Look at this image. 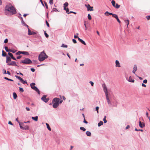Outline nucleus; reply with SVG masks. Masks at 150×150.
Segmentation results:
<instances>
[{"mask_svg": "<svg viewBox=\"0 0 150 150\" xmlns=\"http://www.w3.org/2000/svg\"><path fill=\"white\" fill-rule=\"evenodd\" d=\"M5 13L7 15H11L16 13L15 8L11 4L7 5L5 8Z\"/></svg>", "mask_w": 150, "mask_h": 150, "instance_id": "f257e3e1", "label": "nucleus"}, {"mask_svg": "<svg viewBox=\"0 0 150 150\" xmlns=\"http://www.w3.org/2000/svg\"><path fill=\"white\" fill-rule=\"evenodd\" d=\"M60 99L58 98H54L52 101V106L54 108H57L59 105V102Z\"/></svg>", "mask_w": 150, "mask_h": 150, "instance_id": "f03ea898", "label": "nucleus"}, {"mask_svg": "<svg viewBox=\"0 0 150 150\" xmlns=\"http://www.w3.org/2000/svg\"><path fill=\"white\" fill-rule=\"evenodd\" d=\"M47 57L48 56L43 51L42 52L39 54L38 57V59L40 61L42 62L44 61Z\"/></svg>", "mask_w": 150, "mask_h": 150, "instance_id": "7ed1b4c3", "label": "nucleus"}, {"mask_svg": "<svg viewBox=\"0 0 150 150\" xmlns=\"http://www.w3.org/2000/svg\"><path fill=\"white\" fill-rule=\"evenodd\" d=\"M35 83H32L30 84L31 88L36 91L38 94H40V91L35 86Z\"/></svg>", "mask_w": 150, "mask_h": 150, "instance_id": "20e7f679", "label": "nucleus"}, {"mask_svg": "<svg viewBox=\"0 0 150 150\" xmlns=\"http://www.w3.org/2000/svg\"><path fill=\"white\" fill-rule=\"evenodd\" d=\"M106 98L107 101L109 104H110L111 103L110 100H111L113 98V96L111 94H106Z\"/></svg>", "mask_w": 150, "mask_h": 150, "instance_id": "39448f33", "label": "nucleus"}, {"mask_svg": "<svg viewBox=\"0 0 150 150\" xmlns=\"http://www.w3.org/2000/svg\"><path fill=\"white\" fill-rule=\"evenodd\" d=\"M21 62L23 64H30L32 63V61L29 59L26 58L21 61Z\"/></svg>", "mask_w": 150, "mask_h": 150, "instance_id": "423d86ee", "label": "nucleus"}, {"mask_svg": "<svg viewBox=\"0 0 150 150\" xmlns=\"http://www.w3.org/2000/svg\"><path fill=\"white\" fill-rule=\"evenodd\" d=\"M102 87L103 88V91L105 94H108V92L107 89V87L105 83L102 84Z\"/></svg>", "mask_w": 150, "mask_h": 150, "instance_id": "0eeeda50", "label": "nucleus"}, {"mask_svg": "<svg viewBox=\"0 0 150 150\" xmlns=\"http://www.w3.org/2000/svg\"><path fill=\"white\" fill-rule=\"evenodd\" d=\"M47 96L44 95L41 98L42 100L45 103H47L49 100V98H47Z\"/></svg>", "mask_w": 150, "mask_h": 150, "instance_id": "6e6552de", "label": "nucleus"}, {"mask_svg": "<svg viewBox=\"0 0 150 150\" xmlns=\"http://www.w3.org/2000/svg\"><path fill=\"white\" fill-rule=\"evenodd\" d=\"M21 54H23L25 55H28V53L26 51L24 52H21V51H18L17 53H16V55H19Z\"/></svg>", "mask_w": 150, "mask_h": 150, "instance_id": "1a4fd4ad", "label": "nucleus"}, {"mask_svg": "<svg viewBox=\"0 0 150 150\" xmlns=\"http://www.w3.org/2000/svg\"><path fill=\"white\" fill-rule=\"evenodd\" d=\"M85 6L87 8V10L88 11H93V7L91 6L89 4L88 5L85 4Z\"/></svg>", "mask_w": 150, "mask_h": 150, "instance_id": "9d476101", "label": "nucleus"}, {"mask_svg": "<svg viewBox=\"0 0 150 150\" xmlns=\"http://www.w3.org/2000/svg\"><path fill=\"white\" fill-rule=\"evenodd\" d=\"M7 65L9 66H17L16 62L13 61H11V62L8 63Z\"/></svg>", "mask_w": 150, "mask_h": 150, "instance_id": "9b49d317", "label": "nucleus"}, {"mask_svg": "<svg viewBox=\"0 0 150 150\" xmlns=\"http://www.w3.org/2000/svg\"><path fill=\"white\" fill-rule=\"evenodd\" d=\"M139 125L140 127L143 128L145 126V124L143 122H142L141 121H139Z\"/></svg>", "mask_w": 150, "mask_h": 150, "instance_id": "f8f14e48", "label": "nucleus"}, {"mask_svg": "<svg viewBox=\"0 0 150 150\" xmlns=\"http://www.w3.org/2000/svg\"><path fill=\"white\" fill-rule=\"evenodd\" d=\"M36 34V33L35 32L33 31H31L29 29L28 30V34L29 35H35Z\"/></svg>", "mask_w": 150, "mask_h": 150, "instance_id": "ddd939ff", "label": "nucleus"}, {"mask_svg": "<svg viewBox=\"0 0 150 150\" xmlns=\"http://www.w3.org/2000/svg\"><path fill=\"white\" fill-rule=\"evenodd\" d=\"M8 55L11 57V58L13 60H16V58L14 57L13 56V54L10 52H8Z\"/></svg>", "mask_w": 150, "mask_h": 150, "instance_id": "4468645a", "label": "nucleus"}, {"mask_svg": "<svg viewBox=\"0 0 150 150\" xmlns=\"http://www.w3.org/2000/svg\"><path fill=\"white\" fill-rule=\"evenodd\" d=\"M116 67H120V63L118 61L116 60L115 61Z\"/></svg>", "mask_w": 150, "mask_h": 150, "instance_id": "2eb2a0df", "label": "nucleus"}, {"mask_svg": "<svg viewBox=\"0 0 150 150\" xmlns=\"http://www.w3.org/2000/svg\"><path fill=\"white\" fill-rule=\"evenodd\" d=\"M137 67L136 65H134L133 67V70L132 72L133 73L135 74V72L137 71Z\"/></svg>", "mask_w": 150, "mask_h": 150, "instance_id": "dca6fc26", "label": "nucleus"}, {"mask_svg": "<svg viewBox=\"0 0 150 150\" xmlns=\"http://www.w3.org/2000/svg\"><path fill=\"white\" fill-rule=\"evenodd\" d=\"M78 40L82 44H83L84 45H86V43L85 42L83 41L81 39L79 38H78Z\"/></svg>", "mask_w": 150, "mask_h": 150, "instance_id": "f3484780", "label": "nucleus"}, {"mask_svg": "<svg viewBox=\"0 0 150 150\" xmlns=\"http://www.w3.org/2000/svg\"><path fill=\"white\" fill-rule=\"evenodd\" d=\"M78 40L82 44H83L84 45H86V43L85 42L83 41L81 39L79 38H78Z\"/></svg>", "mask_w": 150, "mask_h": 150, "instance_id": "a211bd4d", "label": "nucleus"}, {"mask_svg": "<svg viewBox=\"0 0 150 150\" xmlns=\"http://www.w3.org/2000/svg\"><path fill=\"white\" fill-rule=\"evenodd\" d=\"M11 61V59L10 57H6V62L8 64V63H9V62Z\"/></svg>", "mask_w": 150, "mask_h": 150, "instance_id": "6ab92c4d", "label": "nucleus"}, {"mask_svg": "<svg viewBox=\"0 0 150 150\" xmlns=\"http://www.w3.org/2000/svg\"><path fill=\"white\" fill-rule=\"evenodd\" d=\"M32 120H34L35 121H37L38 120V117L37 116H36L35 117H31Z\"/></svg>", "mask_w": 150, "mask_h": 150, "instance_id": "aec40b11", "label": "nucleus"}, {"mask_svg": "<svg viewBox=\"0 0 150 150\" xmlns=\"http://www.w3.org/2000/svg\"><path fill=\"white\" fill-rule=\"evenodd\" d=\"M104 14L106 16H108L109 15H111L112 14L111 13H109L108 11H106L104 13Z\"/></svg>", "mask_w": 150, "mask_h": 150, "instance_id": "412c9836", "label": "nucleus"}, {"mask_svg": "<svg viewBox=\"0 0 150 150\" xmlns=\"http://www.w3.org/2000/svg\"><path fill=\"white\" fill-rule=\"evenodd\" d=\"M128 81L129 82H132V83H134V80H132V77L131 76H130L129 79L128 80Z\"/></svg>", "mask_w": 150, "mask_h": 150, "instance_id": "4be33fe9", "label": "nucleus"}, {"mask_svg": "<svg viewBox=\"0 0 150 150\" xmlns=\"http://www.w3.org/2000/svg\"><path fill=\"white\" fill-rule=\"evenodd\" d=\"M68 3L66 2H65L64 4V9H65L66 8L67 6H68Z\"/></svg>", "mask_w": 150, "mask_h": 150, "instance_id": "5701e85b", "label": "nucleus"}, {"mask_svg": "<svg viewBox=\"0 0 150 150\" xmlns=\"http://www.w3.org/2000/svg\"><path fill=\"white\" fill-rule=\"evenodd\" d=\"M86 135L88 136H91V133L89 131H87L86 132Z\"/></svg>", "mask_w": 150, "mask_h": 150, "instance_id": "b1692460", "label": "nucleus"}, {"mask_svg": "<svg viewBox=\"0 0 150 150\" xmlns=\"http://www.w3.org/2000/svg\"><path fill=\"white\" fill-rule=\"evenodd\" d=\"M46 125H47V128L48 129L49 131H51V128H50V127L49 125L47 123H46Z\"/></svg>", "mask_w": 150, "mask_h": 150, "instance_id": "393cba45", "label": "nucleus"}, {"mask_svg": "<svg viewBox=\"0 0 150 150\" xmlns=\"http://www.w3.org/2000/svg\"><path fill=\"white\" fill-rule=\"evenodd\" d=\"M103 122L102 121H100L98 124V126L99 127L101 126L103 124Z\"/></svg>", "mask_w": 150, "mask_h": 150, "instance_id": "a878e982", "label": "nucleus"}, {"mask_svg": "<svg viewBox=\"0 0 150 150\" xmlns=\"http://www.w3.org/2000/svg\"><path fill=\"white\" fill-rule=\"evenodd\" d=\"M20 81L23 84L27 83V82L26 81H25L23 79H22Z\"/></svg>", "mask_w": 150, "mask_h": 150, "instance_id": "bb28decb", "label": "nucleus"}, {"mask_svg": "<svg viewBox=\"0 0 150 150\" xmlns=\"http://www.w3.org/2000/svg\"><path fill=\"white\" fill-rule=\"evenodd\" d=\"M120 7V5L118 4H115V6H114L116 8H118Z\"/></svg>", "mask_w": 150, "mask_h": 150, "instance_id": "cd10ccee", "label": "nucleus"}, {"mask_svg": "<svg viewBox=\"0 0 150 150\" xmlns=\"http://www.w3.org/2000/svg\"><path fill=\"white\" fill-rule=\"evenodd\" d=\"M125 23L127 24V27L129 24V20H125Z\"/></svg>", "mask_w": 150, "mask_h": 150, "instance_id": "c85d7f7f", "label": "nucleus"}, {"mask_svg": "<svg viewBox=\"0 0 150 150\" xmlns=\"http://www.w3.org/2000/svg\"><path fill=\"white\" fill-rule=\"evenodd\" d=\"M112 14L111 15H112V16L113 17H114L116 19V18H117V17H118V16H117L115 14H113L112 13Z\"/></svg>", "mask_w": 150, "mask_h": 150, "instance_id": "c756f323", "label": "nucleus"}, {"mask_svg": "<svg viewBox=\"0 0 150 150\" xmlns=\"http://www.w3.org/2000/svg\"><path fill=\"white\" fill-rule=\"evenodd\" d=\"M23 129L25 130H28L29 129L28 126L27 125L25 126V127H24Z\"/></svg>", "mask_w": 150, "mask_h": 150, "instance_id": "7c9ffc66", "label": "nucleus"}, {"mask_svg": "<svg viewBox=\"0 0 150 150\" xmlns=\"http://www.w3.org/2000/svg\"><path fill=\"white\" fill-rule=\"evenodd\" d=\"M5 49L6 51L7 52H10L11 50L10 49H8V47H5Z\"/></svg>", "mask_w": 150, "mask_h": 150, "instance_id": "2f4dec72", "label": "nucleus"}, {"mask_svg": "<svg viewBox=\"0 0 150 150\" xmlns=\"http://www.w3.org/2000/svg\"><path fill=\"white\" fill-rule=\"evenodd\" d=\"M112 4V6L114 7L115 6V1L112 0L111 2Z\"/></svg>", "mask_w": 150, "mask_h": 150, "instance_id": "473e14b6", "label": "nucleus"}, {"mask_svg": "<svg viewBox=\"0 0 150 150\" xmlns=\"http://www.w3.org/2000/svg\"><path fill=\"white\" fill-rule=\"evenodd\" d=\"M2 55L4 57H5L6 55V52H4L3 50L2 51Z\"/></svg>", "mask_w": 150, "mask_h": 150, "instance_id": "72a5a7b5", "label": "nucleus"}, {"mask_svg": "<svg viewBox=\"0 0 150 150\" xmlns=\"http://www.w3.org/2000/svg\"><path fill=\"white\" fill-rule=\"evenodd\" d=\"M59 96L61 99H62V98H63L64 100H65L66 99V98L64 96H62L61 95H60Z\"/></svg>", "mask_w": 150, "mask_h": 150, "instance_id": "f704fd0d", "label": "nucleus"}, {"mask_svg": "<svg viewBox=\"0 0 150 150\" xmlns=\"http://www.w3.org/2000/svg\"><path fill=\"white\" fill-rule=\"evenodd\" d=\"M4 78L5 79L8 80V81H13V80L12 79H8V78L6 77H5Z\"/></svg>", "mask_w": 150, "mask_h": 150, "instance_id": "c9c22d12", "label": "nucleus"}, {"mask_svg": "<svg viewBox=\"0 0 150 150\" xmlns=\"http://www.w3.org/2000/svg\"><path fill=\"white\" fill-rule=\"evenodd\" d=\"M13 96L14 99H16L17 97V94H13Z\"/></svg>", "mask_w": 150, "mask_h": 150, "instance_id": "e433bc0d", "label": "nucleus"}, {"mask_svg": "<svg viewBox=\"0 0 150 150\" xmlns=\"http://www.w3.org/2000/svg\"><path fill=\"white\" fill-rule=\"evenodd\" d=\"M88 19L89 20H91V16L89 14H88Z\"/></svg>", "mask_w": 150, "mask_h": 150, "instance_id": "4c0bfd02", "label": "nucleus"}, {"mask_svg": "<svg viewBox=\"0 0 150 150\" xmlns=\"http://www.w3.org/2000/svg\"><path fill=\"white\" fill-rule=\"evenodd\" d=\"M15 76L20 81H21V79H22V78H21V77H20L19 76Z\"/></svg>", "mask_w": 150, "mask_h": 150, "instance_id": "58836bf2", "label": "nucleus"}, {"mask_svg": "<svg viewBox=\"0 0 150 150\" xmlns=\"http://www.w3.org/2000/svg\"><path fill=\"white\" fill-rule=\"evenodd\" d=\"M80 129L83 130V131H84L86 130V129L83 127H80Z\"/></svg>", "mask_w": 150, "mask_h": 150, "instance_id": "ea45409f", "label": "nucleus"}, {"mask_svg": "<svg viewBox=\"0 0 150 150\" xmlns=\"http://www.w3.org/2000/svg\"><path fill=\"white\" fill-rule=\"evenodd\" d=\"M62 47H64L67 48V45H65L64 44H63L62 46H61Z\"/></svg>", "mask_w": 150, "mask_h": 150, "instance_id": "a19ab883", "label": "nucleus"}, {"mask_svg": "<svg viewBox=\"0 0 150 150\" xmlns=\"http://www.w3.org/2000/svg\"><path fill=\"white\" fill-rule=\"evenodd\" d=\"M44 33H45V37L47 38L49 37V35L48 34H47L46 32L45 31H44Z\"/></svg>", "mask_w": 150, "mask_h": 150, "instance_id": "79ce46f5", "label": "nucleus"}, {"mask_svg": "<svg viewBox=\"0 0 150 150\" xmlns=\"http://www.w3.org/2000/svg\"><path fill=\"white\" fill-rule=\"evenodd\" d=\"M44 2V4H45V6H46V8L48 9V6H47V3L46 2H45V1Z\"/></svg>", "mask_w": 150, "mask_h": 150, "instance_id": "37998d69", "label": "nucleus"}, {"mask_svg": "<svg viewBox=\"0 0 150 150\" xmlns=\"http://www.w3.org/2000/svg\"><path fill=\"white\" fill-rule=\"evenodd\" d=\"M19 90L21 92H23L24 91L23 89L21 88H20Z\"/></svg>", "mask_w": 150, "mask_h": 150, "instance_id": "c03bdc74", "label": "nucleus"}, {"mask_svg": "<svg viewBox=\"0 0 150 150\" xmlns=\"http://www.w3.org/2000/svg\"><path fill=\"white\" fill-rule=\"evenodd\" d=\"M99 107H98V106H97L96 107V110L97 111V113H98V109H99Z\"/></svg>", "mask_w": 150, "mask_h": 150, "instance_id": "a18cd8bd", "label": "nucleus"}, {"mask_svg": "<svg viewBox=\"0 0 150 150\" xmlns=\"http://www.w3.org/2000/svg\"><path fill=\"white\" fill-rule=\"evenodd\" d=\"M67 12V13H68V12L69 11V9L68 8H66L65 9H64Z\"/></svg>", "mask_w": 150, "mask_h": 150, "instance_id": "49530a36", "label": "nucleus"}, {"mask_svg": "<svg viewBox=\"0 0 150 150\" xmlns=\"http://www.w3.org/2000/svg\"><path fill=\"white\" fill-rule=\"evenodd\" d=\"M49 3L51 5L52 4H53V0H50L49 1Z\"/></svg>", "mask_w": 150, "mask_h": 150, "instance_id": "de8ad7c7", "label": "nucleus"}, {"mask_svg": "<svg viewBox=\"0 0 150 150\" xmlns=\"http://www.w3.org/2000/svg\"><path fill=\"white\" fill-rule=\"evenodd\" d=\"M19 125H20V128L21 129H24V127H22L21 125V123H20V124H19Z\"/></svg>", "mask_w": 150, "mask_h": 150, "instance_id": "09e8293b", "label": "nucleus"}, {"mask_svg": "<svg viewBox=\"0 0 150 150\" xmlns=\"http://www.w3.org/2000/svg\"><path fill=\"white\" fill-rule=\"evenodd\" d=\"M146 18L148 20H149L150 19V16H148L146 17Z\"/></svg>", "mask_w": 150, "mask_h": 150, "instance_id": "8fccbe9b", "label": "nucleus"}, {"mask_svg": "<svg viewBox=\"0 0 150 150\" xmlns=\"http://www.w3.org/2000/svg\"><path fill=\"white\" fill-rule=\"evenodd\" d=\"M46 24H47V26L48 27H50L49 24V23H48V22L47 21H46Z\"/></svg>", "mask_w": 150, "mask_h": 150, "instance_id": "3c124183", "label": "nucleus"}, {"mask_svg": "<svg viewBox=\"0 0 150 150\" xmlns=\"http://www.w3.org/2000/svg\"><path fill=\"white\" fill-rule=\"evenodd\" d=\"M8 124L9 125H13V124L11 122V121H9L8 122Z\"/></svg>", "mask_w": 150, "mask_h": 150, "instance_id": "603ef678", "label": "nucleus"}, {"mask_svg": "<svg viewBox=\"0 0 150 150\" xmlns=\"http://www.w3.org/2000/svg\"><path fill=\"white\" fill-rule=\"evenodd\" d=\"M72 41H73V42H74V43H76L77 42H76V40H75L74 39H73L72 40Z\"/></svg>", "mask_w": 150, "mask_h": 150, "instance_id": "864d4df0", "label": "nucleus"}, {"mask_svg": "<svg viewBox=\"0 0 150 150\" xmlns=\"http://www.w3.org/2000/svg\"><path fill=\"white\" fill-rule=\"evenodd\" d=\"M135 130L137 131H141L142 132L143 131V130L142 129H137V128L135 129Z\"/></svg>", "mask_w": 150, "mask_h": 150, "instance_id": "5fc2aeb1", "label": "nucleus"}, {"mask_svg": "<svg viewBox=\"0 0 150 150\" xmlns=\"http://www.w3.org/2000/svg\"><path fill=\"white\" fill-rule=\"evenodd\" d=\"M116 19H117V21L119 23H120L121 22L120 21L119 19L118 18V17H117V18H116Z\"/></svg>", "mask_w": 150, "mask_h": 150, "instance_id": "6e6d98bb", "label": "nucleus"}, {"mask_svg": "<svg viewBox=\"0 0 150 150\" xmlns=\"http://www.w3.org/2000/svg\"><path fill=\"white\" fill-rule=\"evenodd\" d=\"M8 40L7 39H6L4 41V42L5 43H7L8 42Z\"/></svg>", "mask_w": 150, "mask_h": 150, "instance_id": "4d7b16f0", "label": "nucleus"}, {"mask_svg": "<svg viewBox=\"0 0 150 150\" xmlns=\"http://www.w3.org/2000/svg\"><path fill=\"white\" fill-rule=\"evenodd\" d=\"M90 83L91 84V85L92 86H93L94 85V83L93 82H92V81H90Z\"/></svg>", "mask_w": 150, "mask_h": 150, "instance_id": "13d9d810", "label": "nucleus"}, {"mask_svg": "<svg viewBox=\"0 0 150 150\" xmlns=\"http://www.w3.org/2000/svg\"><path fill=\"white\" fill-rule=\"evenodd\" d=\"M103 120L104 121V122L105 123H106L107 122V121L106 120V119H103Z\"/></svg>", "mask_w": 150, "mask_h": 150, "instance_id": "bf43d9fd", "label": "nucleus"}, {"mask_svg": "<svg viewBox=\"0 0 150 150\" xmlns=\"http://www.w3.org/2000/svg\"><path fill=\"white\" fill-rule=\"evenodd\" d=\"M25 108L26 110L28 111H29L30 110V109L28 107H26Z\"/></svg>", "mask_w": 150, "mask_h": 150, "instance_id": "052dcab7", "label": "nucleus"}, {"mask_svg": "<svg viewBox=\"0 0 150 150\" xmlns=\"http://www.w3.org/2000/svg\"><path fill=\"white\" fill-rule=\"evenodd\" d=\"M83 122L86 124H87L88 123V122L85 120V118H84Z\"/></svg>", "mask_w": 150, "mask_h": 150, "instance_id": "680f3d73", "label": "nucleus"}, {"mask_svg": "<svg viewBox=\"0 0 150 150\" xmlns=\"http://www.w3.org/2000/svg\"><path fill=\"white\" fill-rule=\"evenodd\" d=\"M143 82L144 83H146L147 82V80L146 79L144 80L143 81Z\"/></svg>", "mask_w": 150, "mask_h": 150, "instance_id": "e2e57ef3", "label": "nucleus"}, {"mask_svg": "<svg viewBox=\"0 0 150 150\" xmlns=\"http://www.w3.org/2000/svg\"><path fill=\"white\" fill-rule=\"evenodd\" d=\"M31 70L33 72L35 71V69L34 68H31Z\"/></svg>", "mask_w": 150, "mask_h": 150, "instance_id": "0e129e2a", "label": "nucleus"}, {"mask_svg": "<svg viewBox=\"0 0 150 150\" xmlns=\"http://www.w3.org/2000/svg\"><path fill=\"white\" fill-rule=\"evenodd\" d=\"M21 56H18L17 57V59H19L21 58Z\"/></svg>", "mask_w": 150, "mask_h": 150, "instance_id": "69168bd1", "label": "nucleus"}, {"mask_svg": "<svg viewBox=\"0 0 150 150\" xmlns=\"http://www.w3.org/2000/svg\"><path fill=\"white\" fill-rule=\"evenodd\" d=\"M16 120L18 122L19 124H20V122L18 121V118L16 119Z\"/></svg>", "mask_w": 150, "mask_h": 150, "instance_id": "338daca9", "label": "nucleus"}, {"mask_svg": "<svg viewBox=\"0 0 150 150\" xmlns=\"http://www.w3.org/2000/svg\"><path fill=\"white\" fill-rule=\"evenodd\" d=\"M3 71H4V74H6V71L4 69L3 70Z\"/></svg>", "mask_w": 150, "mask_h": 150, "instance_id": "774afa93", "label": "nucleus"}]
</instances>
